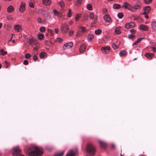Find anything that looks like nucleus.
Returning <instances> with one entry per match:
<instances>
[{"instance_id":"nucleus-47","label":"nucleus","mask_w":156,"mask_h":156,"mask_svg":"<svg viewBox=\"0 0 156 156\" xmlns=\"http://www.w3.org/2000/svg\"><path fill=\"white\" fill-rule=\"evenodd\" d=\"M7 19L9 20H12L13 19V18L11 16H8L6 17Z\"/></svg>"},{"instance_id":"nucleus-39","label":"nucleus","mask_w":156,"mask_h":156,"mask_svg":"<svg viewBox=\"0 0 156 156\" xmlns=\"http://www.w3.org/2000/svg\"><path fill=\"white\" fill-rule=\"evenodd\" d=\"M48 33H49L50 34L51 36L53 35V34H54V32L52 30L50 29H48Z\"/></svg>"},{"instance_id":"nucleus-8","label":"nucleus","mask_w":156,"mask_h":156,"mask_svg":"<svg viewBox=\"0 0 156 156\" xmlns=\"http://www.w3.org/2000/svg\"><path fill=\"white\" fill-rule=\"evenodd\" d=\"M104 20L106 23H110L112 22V19L108 14L105 15L103 17Z\"/></svg>"},{"instance_id":"nucleus-4","label":"nucleus","mask_w":156,"mask_h":156,"mask_svg":"<svg viewBox=\"0 0 156 156\" xmlns=\"http://www.w3.org/2000/svg\"><path fill=\"white\" fill-rule=\"evenodd\" d=\"M69 30V26L67 24L64 23L61 25L60 30L62 32L66 33Z\"/></svg>"},{"instance_id":"nucleus-23","label":"nucleus","mask_w":156,"mask_h":156,"mask_svg":"<svg viewBox=\"0 0 156 156\" xmlns=\"http://www.w3.org/2000/svg\"><path fill=\"white\" fill-rule=\"evenodd\" d=\"M127 55L126 52L124 50H123L121 51L119 53L120 55L122 57L124 56H125Z\"/></svg>"},{"instance_id":"nucleus-20","label":"nucleus","mask_w":156,"mask_h":156,"mask_svg":"<svg viewBox=\"0 0 156 156\" xmlns=\"http://www.w3.org/2000/svg\"><path fill=\"white\" fill-rule=\"evenodd\" d=\"M119 42L116 41L112 45V47L114 49H117L119 48Z\"/></svg>"},{"instance_id":"nucleus-3","label":"nucleus","mask_w":156,"mask_h":156,"mask_svg":"<svg viewBox=\"0 0 156 156\" xmlns=\"http://www.w3.org/2000/svg\"><path fill=\"white\" fill-rule=\"evenodd\" d=\"M21 150L18 146L14 147L12 151V153L13 156H17L21 153Z\"/></svg>"},{"instance_id":"nucleus-49","label":"nucleus","mask_w":156,"mask_h":156,"mask_svg":"<svg viewBox=\"0 0 156 156\" xmlns=\"http://www.w3.org/2000/svg\"><path fill=\"white\" fill-rule=\"evenodd\" d=\"M111 148L112 149H114L115 148V146L114 144H112L111 145Z\"/></svg>"},{"instance_id":"nucleus-55","label":"nucleus","mask_w":156,"mask_h":156,"mask_svg":"<svg viewBox=\"0 0 156 156\" xmlns=\"http://www.w3.org/2000/svg\"><path fill=\"white\" fill-rule=\"evenodd\" d=\"M81 35V34L79 33V32H78L76 33V36L77 37L80 36Z\"/></svg>"},{"instance_id":"nucleus-25","label":"nucleus","mask_w":156,"mask_h":156,"mask_svg":"<svg viewBox=\"0 0 156 156\" xmlns=\"http://www.w3.org/2000/svg\"><path fill=\"white\" fill-rule=\"evenodd\" d=\"M115 32L117 34H119L121 33L120 28L117 27L115 29Z\"/></svg>"},{"instance_id":"nucleus-27","label":"nucleus","mask_w":156,"mask_h":156,"mask_svg":"<svg viewBox=\"0 0 156 156\" xmlns=\"http://www.w3.org/2000/svg\"><path fill=\"white\" fill-rule=\"evenodd\" d=\"M82 2V0H77L76 5L78 6H79L81 4Z\"/></svg>"},{"instance_id":"nucleus-17","label":"nucleus","mask_w":156,"mask_h":156,"mask_svg":"<svg viewBox=\"0 0 156 156\" xmlns=\"http://www.w3.org/2000/svg\"><path fill=\"white\" fill-rule=\"evenodd\" d=\"M14 10V8L12 5H10L7 9V11L9 13L12 12Z\"/></svg>"},{"instance_id":"nucleus-63","label":"nucleus","mask_w":156,"mask_h":156,"mask_svg":"<svg viewBox=\"0 0 156 156\" xmlns=\"http://www.w3.org/2000/svg\"><path fill=\"white\" fill-rule=\"evenodd\" d=\"M2 23H0V29L2 28Z\"/></svg>"},{"instance_id":"nucleus-19","label":"nucleus","mask_w":156,"mask_h":156,"mask_svg":"<svg viewBox=\"0 0 156 156\" xmlns=\"http://www.w3.org/2000/svg\"><path fill=\"white\" fill-rule=\"evenodd\" d=\"M43 3L45 5H49L51 3V0H43Z\"/></svg>"},{"instance_id":"nucleus-29","label":"nucleus","mask_w":156,"mask_h":156,"mask_svg":"<svg viewBox=\"0 0 156 156\" xmlns=\"http://www.w3.org/2000/svg\"><path fill=\"white\" fill-rule=\"evenodd\" d=\"M151 9V7L149 6H146L144 8V10L146 12L148 13Z\"/></svg>"},{"instance_id":"nucleus-14","label":"nucleus","mask_w":156,"mask_h":156,"mask_svg":"<svg viewBox=\"0 0 156 156\" xmlns=\"http://www.w3.org/2000/svg\"><path fill=\"white\" fill-rule=\"evenodd\" d=\"M86 48V45L85 44H82L79 48L80 52V53H82L84 52Z\"/></svg>"},{"instance_id":"nucleus-7","label":"nucleus","mask_w":156,"mask_h":156,"mask_svg":"<svg viewBox=\"0 0 156 156\" xmlns=\"http://www.w3.org/2000/svg\"><path fill=\"white\" fill-rule=\"evenodd\" d=\"M110 48L109 46L102 47L101 48L102 52L105 54H108L110 51Z\"/></svg>"},{"instance_id":"nucleus-40","label":"nucleus","mask_w":156,"mask_h":156,"mask_svg":"<svg viewBox=\"0 0 156 156\" xmlns=\"http://www.w3.org/2000/svg\"><path fill=\"white\" fill-rule=\"evenodd\" d=\"M0 51L2 53L1 55H6L7 53L6 51H4L3 49L1 50Z\"/></svg>"},{"instance_id":"nucleus-15","label":"nucleus","mask_w":156,"mask_h":156,"mask_svg":"<svg viewBox=\"0 0 156 156\" xmlns=\"http://www.w3.org/2000/svg\"><path fill=\"white\" fill-rule=\"evenodd\" d=\"M139 28L141 30L145 31H147L148 30V27L143 24L141 25L139 27Z\"/></svg>"},{"instance_id":"nucleus-53","label":"nucleus","mask_w":156,"mask_h":156,"mask_svg":"<svg viewBox=\"0 0 156 156\" xmlns=\"http://www.w3.org/2000/svg\"><path fill=\"white\" fill-rule=\"evenodd\" d=\"M23 64L25 65H27L28 64V61L27 60H25L23 62Z\"/></svg>"},{"instance_id":"nucleus-64","label":"nucleus","mask_w":156,"mask_h":156,"mask_svg":"<svg viewBox=\"0 0 156 156\" xmlns=\"http://www.w3.org/2000/svg\"><path fill=\"white\" fill-rule=\"evenodd\" d=\"M147 13H148L146 12V11H145V12H143V14H144V15H145V14H146Z\"/></svg>"},{"instance_id":"nucleus-10","label":"nucleus","mask_w":156,"mask_h":156,"mask_svg":"<svg viewBox=\"0 0 156 156\" xmlns=\"http://www.w3.org/2000/svg\"><path fill=\"white\" fill-rule=\"evenodd\" d=\"M25 3L24 2H22L20 5L19 11L20 12H23L25 9Z\"/></svg>"},{"instance_id":"nucleus-60","label":"nucleus","mask_w":156,"mask_h":156,"mask_svg":"<svg viewBox=\"0 0 156 156\" xmlns=\"http://www.w3.org/2000/svg\"><path fill=\"white\" fill-rule=\"evenodd\" d=\"M152 50L153 51L155 52L156 50V48L155 47H153L152 48Z\"/></svg>"},{"instance_id":"nucleus-21","label":"nucleus","mask_w":156,"mask_h":156,"mask_svg":"<svg viewBox=\"0 0 156 156\" xmlns=\"http://www.w3.org/2000/svg\"><path fill=\"white\" fill-rule=\"evenodd\" d=\"M47 56V54L44 52H41L40 53L39 55V57L41 59L44 58L45 57Z\"/></svg>"},{"instance_id":"nucleus-30","label":"nucleus","mask_w":156,"mask_h":156,"mask_svg":"<svg viewBox=\"0 0 156 156\" xmlns=\"http://www.w3.org/2000/svg\"><path fill=\"white\" fill-rule=\"evenodd\" d=\"M64 151H62L55 154V156H62L64 154Z\"/></svg>"},{"instance_id":"nucleus-13","label":"nucleus","mask_w":156,"mask_h":156,"mask_svg":"<svg viewBox=\"0 0 156 156\" xmlns=\"http://www.w3.org/2000/svg\"><path fill=\"white\" fill-rule=\"evenodd\" d=\"M145 56L147 58L150 60L153 58L154 56V54L151 53H147L145 54Z\"/></svg>"},{"instance_id":"nucleus-57","label":"nucleus","mask_w":156,"mask_h":156,"mask_svg":"<svg viewBox=\"0 0 156 156\" xmlns=\"http://www.w3.org/2000/svg\"><path fill=\"white\" fill-rule=\"evenodd\" d=\"M130 32L132 34H134L136 32V30L134 29H132L130 30Z\"/></svg>"},{"instance_id":"nucleus-38","label":"nucleus","mask_w":156,"mask_h":156,"mask_svg":"<svg viewBox=\"0 0 156 156\" xmlns=\"http://www.w3.org/2000/svg\"><path fill=\"white\" fill-rule=\"evenodd\" d=\"M25 58L26 59H29L31 57V55L29 53H27L25 55Z\"/></svg>"},{"instance_id":"nucleus-9","label":"nucleus","mask_w":156,"mask_h":156,"mask_svg":"<svg viewBox=\"0 0 156 156\" xmlns=\"http://www.w3.org/2000/svg\"><path fill=\"white\" fill-rule=\"evenodd\" d=\"M135 26V23L132 22L126 24L125 25V27L126 29L131 28L134 27Z\"/></svg>"},{"instance_id":"nucleus-41","label":"nucleus","mask_w":156,"mask_h":156,"mask_svg":"<svg viewBox=\"0 0 156 156\" xmlns=\"http://www.w3.org/2000/svg\"><path fill=\"white\" fill-rule=\"evenodd\" d=\"M72 15V13L71 12V10L70 9H68V16L69 17H70Z\"/></svg>"},{"instance_id":"nucleus-54","label":"nucleus","mask_w":156,"mask_h":156,"mask_svg":"<svg viewBox=\"0 0 156 156\" xmlns=\"http://www.w3.org/2000/svg\"><path fill=\"white\" fill-rule=\"evenodd\" d=\"M56 41L58 42H62V39L60 38H57L56 39Z\"/></svg>"},{"instance_id":"nucleus-43","label":"nucleus","mask_w":156,"mask_h":156,"mask_svg":"<svg viewBox=\"0 0 156 156\" xmlns=\"http://www.w3.org/2000/svg\"><path fill=\"white\" fill-rule=\"evenodd\" d=\"M123 13L121 12L119 13L118 15V17L120 19L122 18L123 17Z\"/></svg>"},{"instance_id":"nucleus-52","label":"nucleus","mask_w":156,"mask_h":156,"mask_svg":"<svg viewBox=\"0 0 156 156\" xmlns=\"http://www.w3.org/2000/svg\"><path fill=\"white\" fill-rule=\"evenodd\" d=\"M29 6L31 8L34 7V5L33 3L32 2H30L29 4Z\"/></svg>"},{"instance_id":"nucleus-46","label":"nucleus","mask_w":156,"mask_h":156,"mask_svg":"<svg viewBox=\"0 0 156 156\" xmlns=\"http://www.w3.org/2000/svg\"><path fill=\"white\" fill-rule=\"evenodd\" d=\"M152 0H144L145 2L147 4H148L151 3Z\"/></svg>"},{"instance_id":"nucleus-59","label":"nucleus","mask_w":156,"mask_h":156,"mask_svg":"<svg viewBox=\"0 0 156 156\" xmlns=\"http://www.w3.org/2000/svg\"><path fill=\"white\" fill-rule=\"evenodd\" d=\"M103 12L104 13L107 12V9H104L103 10Z\"/></svg>"},{"instance_id":"nucleus-1","label":"nucleus","mask_w":156,"mask_h":156,"mask_svg":"<svg viewBox=\"0 0 156 156\" xmlns=\"http://www.w3.org/2000/svg\"><path fill=\"white\" fill-rule=\"evenodd\" d=\"M34 151H31L29 153L28 156H38L43 154V151L42 149L37 147H33Z\"/></svg>"},{"instance_id":"nucleus-44","label":"nucleus","mask_w":156,"mask_h":156,"mask_svg":"<svg viewBox=\"0 0 156 156\" xmlns=\"http://www.w3.org/2000/svg\"><path fill=\"white\" fill-rule=\"evenodd\" d=\"M38 58L37 56L36 55H34L33 56V60L34 61H36Z\"/></svg>"},{"instance_id":"nucleus-48","label":"nucleus","mask_w":156,"mask_h":156,"mask_svg":"<svg viewBox=\"0 0 156 156\" xmlns=\"http://www.w3.org/2000/svg\"><path fill=\"white\" fill-rule=\"evenodd\" d=\"M89 17L90 19H93L94 17V15L93 13H91L90 14Z\"/></svg>"},{"instance_id":"nucleus-37","label":"nucleus","mask_w":156,"mask_h":156,"mask_svg":"<svg viewBox=\"0 0 156 156\" xmlns=\"http://www.w3.org/2000/svg\"><path fill=\"white\" fill-rule=\"evenodd\" d=\"M58 4L60 5V6L62 7H63L64 6V2L62 1H60L59 2Z\"/></svg>"},{"instance_id":"nucleus-6","label":"nucleus","mask_w":156,"mask_h":156,"mask_svg":"<svg viewBox=\"0 0 156 156\" xmlns=\"http://www.w3.org/2000/svg\"><path fill=\"white\" fill-rule=\"evenodd\" d=\"M73 45L72 42H70L69 43H66L63 47V49L64 50L69 49L72 48Z\"/></svg>"},{"instance_id":"nucleus-33","label":"nucleus","mask_w":156,"mask_h":156,"mask_svg":"<svg viewBox=\"0 0 156 156\" xmlns=\"http://www.w3.org/2000/svg\"><path fill=\"white\" fill-rule=\"evenodd\" d=\"M133 9H140V6L138 5H135L133 6Z\"/></svg>"},{"instance_id":"nucleus-51","label":"nucleus","mask_w":156,"mask_h":156,"mask_svg":"<svg viewBox=\"0 0 156 156\" xmlns=\"http://www.w3.org/2000/svg\"><path fill=\"white\" fill-rule=\"evenodd\" d=\"M74 33V31L73 30H70L69 33V35L70 36H72Z\"/></svg>"},{"instance_id":"nucleus-45","label":"nucleus","mask_w":156,"mask_h":156,"mask_svg":"<svg viewBox=\"0 0 156 156\" xmlns=\"http://www.w3.org/2000/svg\"><path fill=\"white\" fill-rule=\"evenodd\" d=\"M135 37V36L133 34H130L128 36V37L129 39H132L133 38Z\"/></svg>"},{"instance_id":"nucleus-2","label":"nucleus","mask_w":156,"mask_h":156,"mask_svg":"<svg viewBox=\"0 0 156 156\" xmlns=\"http://www.w3.org/2000/svg\"><path fill=\"white\" fill-rule=\"evenodd\" d=\"M86 151L90 155H94L96 151L94 146L91 144H88L86 147Z\"/></svg>"},{"instance_id":"nucleus-12","label":"nucleus","mask_w":156,"mask_h":156,"mask_svg":"<svg viewBox=\"0 0 156 156\" xmlns=\"http://www.w3.org/2000/svg\"><path fill=\"white\" fill-rule=\"evenodd\" d=\"M99 143L101 147L102 148L105 149L107 147L108 144L102 141H99Z\"/></svg>"},{"instance_id":"nucleus-11","label":"nucleus","mask_w":156,"mask_h":156,"mask_svg":"<svg viewBox=\"0 0 156 156\" xmlns=\"http://www.w3.org/2000/svg\"><path fill=\"white\" fill-rule=\"evenodd\" d=\"M14 28L15 30L18 32H20L22 30L21 26L19 24H17L14 26Z\"/></svg>"},{"instance_id":"nucleus-26","label":"nucleus","mask_w":156,"mask_h":156,"mask_svg":"<svg viewBox=\"0 0 156 156\" xmlns=\"http://www.w3.org/2000/svg\"><path fill=\"white\" fill-rule=\"evenodd\" d=\"M44 37V35L43 34L39 33L38 34V38L39 40H41L43 39Z\"/></svg>"},{"instance_id":"nucleus-31","label":"nucleus","mask_w":156,"mask_h":156,"mask_svg":"<svg viewBox=\"0 0 156 156\" xmlns=\"http://www.w3.org/2000/svg\"><path fill=\"white\" fill-rule=\"evenodd\" d=\"M86 28L85 27H80L79 28V30L81 33H84L85 31Z\"/></svg>"},{"instance_id":"nucleus-22","label":"nucleus","mask_w":156,"mask_h":156,"mask_svg":"<svg viewBox=\"0 0 156 156\" xmlns=\"http://www.w3.org/2000/svg\"><path fill=\"white\" fill-rule=\"evenodd\" d=\"M151 26L152 29L153 30H156V22H153L151 24Z\"/></svg>"},{"instance_id":"nucleus-62","label":"nucleus","mask_w":156,"mask_h":156,"mask_svg":"<svg viewBox=\"0 0 156 156\" xmlns=\"http://www.w3.org/2000/svg\"><path fill=\"white\" fill-rule=\"evenodd\" d=\"M18 156H25L24 154H20V153L18 155Z\"/></svg>"},{"instance_id":"nucleus-56","label":"nucleus","mask_w":156,"mask_h":156,"mask_svg":"<svg viewBox=\"0 0 156 156\" xmlns=\"http://www.w3.org/2000/svg\"><path fill=\"white\" fill-rule=\"evenodd\" d=\"M55 32L57 34L59 32V29L57 28H55Z\"/></svg>"},{"instance_id":"nucleus-58","label":"nucleus","mask_w":156,"mask_h":156,"mask_svg":"<svg viewBox=\"0 0 156 156\" xmlns=\"http://www.w3.org/2000/svg\"><path fill=\"white\" fill-rule=\"evenodd\" d=\"M73 23V22L72 20H70L69 23V24L70 25H72Z\"/></svg>"},{"instance_id":"nucleus-61","label":"nucleus","mask_w":156,"mask_h":156,"mask_svg":"<svg viewBox=\"0 0 156 156\" xmlns=\"http://www.w3.org/2000/svg\"><path fill=\"white\" fill-rule=\"evenodd\" d=\"M101 30L100 29H98V34L101 33Z\"/></svg>"},{"instance_id":"nucleus-36","label":"nucleus","mask_w":156,"mask_h":156,"mask_svg":"<svg viewBox=\"0 0 156 156\" xmlns=\"http://www.w3.org/2000/svg\"><path fill=\"white\" fill-rule=\"evenodd\" d=\"M142 39V38H140L139 39H138L133 44V45H136V43L139 42Z\"/></svg>"},{"instance_id":"nucleus-28","label":"nucleus","mask_w":156,"mask_h":156,"mask_svg":"<svg viewBox=\"0 0 156 156\" xmlns=\"http://www.w3.org/2000/svg\"><path fill=\"white\" fill-rule=\"evenodd\" d=\"M113 8L115 9H119L121 7V5L115 4L113 5Z\"/></svg>"},{"instance_id":"nucleus-5","label":"nucleus","mask_w":156,"mask_h":156,"mask_svg":"<svg viewBox=\"0 0 156 156\" xmlns=\"http://www.w3.org/2000/svg\"><path fill=\"white\" fill-rule=\"evenodd\" d=\"M122 7H124L125 9H128V10L133 12L134 11V10H133V7L126 2H125Z\"/></svg>"},{"instance_id":"nucleus-16","label":"nucleus","mask_w":156,"mask_h":156,"mask_svg":"<svg viewBox=\"0 0 156 156\" xmlns=\"http://www.w3.org/2000/svg\"><path fill=\"white\" fill-rule=\"evenodd\" d=\"M76 153V152H74L70 150L67 153L65 156H75Z\"/></svg>"},{"instance_id":"nucleus-42","label":"nucleus","mask_w":156,"mask_h":156,"mask_svg":"<svg viewBox=\"0 0 156 156\" xmlns=\"http://www.w3.org/2000/svg\"><path fill=\"white\" fill-rule=\"evenodd\" d=\"M88 18V15L87 14H85L83 17V20H87Z\"/></svg>"},{"instance_id":"nucleus-34","label":"nucleus","mask_w":156,"mask_h":156,"mask_svg":"<svg viewBox=\"0 0 156 156\" xmlns=\"http://www.w3.org/2000/svg\"><path fill=\"white\" fill-rule=\"evenodd\" d=\"M46 30V28L45 27H42L40 28V31L42 33L44 32Z\"/></svg>"},{"instance_id":"nucleus-32","label":"nucleus","mask_w":156,"mask_h":156,"mask_svg":"<svg viewBox=\"0 0 156 156\" xmlns=\"http://www.w3.org/2000/svg\"><path fill=\"white\" fill-rule=\"evenodd\" d=\"M87 8L88 10H92V7L91 4H88L87 5Z\"/></svg>"},{"instance_id":"nucleus-50","label":"nucleus","mask_w":156,"mask_h":156,"mask_svg":"<svg viewBox=\"0 0 156 156\" xmlns=\"http://www.w3.org/2000/svg\"><path fill=\"white\" fill-rule=\"evenodd\" d=\"M37 21L38 23H40L42 22V20L41 18L39 17L37 19Z\"/></svg>"},{"instance_id":"nucleus-24","label":"nucleus","mask_w":156,"mask_h":156,"mask_svg":"<svg viewBox=\"0 0 156 156\" xmlns=\"http://www.w3.org/2000/svg\"><path fill=\"white\" fill-rule=\"evenodd\" d=\"M94 38V37L93 35L89 34L87 36V39L89 41H90L92 40Z\"/></svg>"},{"instance_id":"nucleus-35","label":"nucleus","mask_w":156,"mask_h":156,"mask_svg":"<svg viewBox=\"0 0 156 156\" xmlns=\"http://www.w3.org/2000/svg\"><path fill=\"white\" fill-rule=\"evenodd\" d=\"M81 16V15L80 14H77L75 17L76 20V21H78Z\"/></svg>"},{"instance_id":"nucleus-18","label":"nucleus","mask_w":156,"mask_h":156,"mask_svg":"<svg viewBox=\"0 0 156 156\" xmlns=\"http://www.w3.org/2000/svg\"><path fill=\"white\" fill-rule=\"evenodd\" d=\"M53 12L55 14V15L59 17H61L62 16V14L59 12L57 10L55 9L53 10Z\"/></svg>"}]
</instances>
